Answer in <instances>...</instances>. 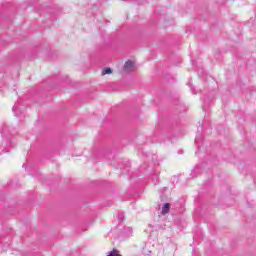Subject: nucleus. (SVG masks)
<instances>
[{"mask_svg": "<svg viewBox=\"0 0 256 256\" xmlns=\"http://www.w3.org/2000/svg\"><path fill=\"white\" fill-rule=\"evenodd\" d=\"M137 69V65L135 64V61L127 60L124 64L123 71L124 73H133Z\"/></svg>", "mask_w": 256, "mask_h": 256, "instance_id": "obj_1", "label": "nucleus"}, {"mask_svg": "<svg viewBox=\"0 0 256 256\" xmlns=\"http://www.w3.org/2000/svg\"><path fill=\"white\" fill-rule=\"evenodd\" d=\"M113 73V70L111 68H104L102 70V75H111Z\"/></svg>", "mask_w": 256, "mask_h": 256, "instance_id": "obj_3", "label": "nucleus"}, {"mask_svg": "<svg viewBox=\"0 0 256 256\" xmlns=\"http://www.w3.org/2000/svg\"><path fill=\"white\" fill-rule=\"evenodd\" d=\"M13 111H15V107H13Z\"/></svg>", "mask_w": 256, "mask_h": 256, "instance_id": "obj_6", "label": "nucleus"}, {"mask_svg": "<svg viewBox=\"0 0 256 256\" xmlns=\"http://www.w3.org/2000/svg\"><path fill=\"white\" fill-rule=\"evenodd\" d=\"M106 256H121V254H119L118 250L114 249V250L110 251L109 254Z\"/></svg>", "mask_w": 256, "mask_h": 256, "instance_id": "obj_4", "label": "nucleus"}, {"mask_svg": "<svg viewBox=\"0 0 256 256\" xmlns=\"http://www.w3.org/2000/svg\"><path fill=\"white\" fill-rule=\"evenodd\" d=\"M169 209H171V204L165 203L162 207V215H167V213H169Z\"/></svg>", "mask_w": 256, "mask_h": 256, "instance_id": "obj_2", "label": "nucleus"}, {"mask_svg": "<svg viewBox=\"0 0 256 256\" xmlns=\"http://www.w3.org/2000/svg\"><path fill=\"white\" fill-rule=\"evenodd\" d=\"M125 233L127 234V235H131V233H133V229H131V228H126V231H125Z\"/></svg>", "mask_w": 256, "mask_h": 256, "instance_id": "obj_5", "label": "nucleus"}]
</instances>
